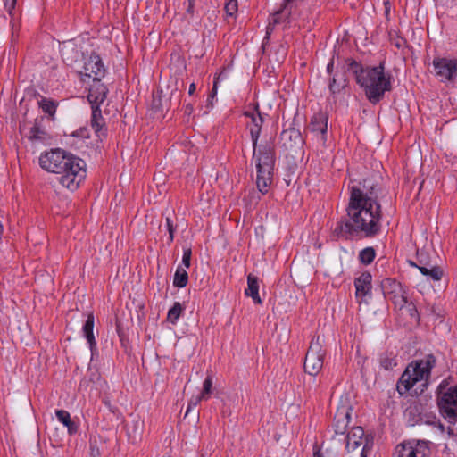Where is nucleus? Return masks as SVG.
Returning a JSON list of instances; mask_svg holds the SVG:
<instances>
[{
  "label": "nucleus",
  "instance_id": "13",
  "mask_svg": "<svg viewBox=\"0 0 457 457\" xmlns=\"http://www.w3.org/2000/svg\"><path fill=\"white\" fill-rule=\"evenodd\" d=\"M351 411L352 408L345 405H342L337 409L333 425L335 435H345L350 423Z\"/></svg>",
  "mask_w": 457,
  "mask_h": 457
},
{
  "label": "nucleus",
  "instance_id": "5",
  "mask_svg": "<svg viewBox=\"0 0 457 457\" xmlns=\"http://www.w3.org/2000/svg\"><path fill=\"white\" fill-rule=\"evenodd\" d=\"M275 160V150L270 144L260 147L256 156V186L262 195L268 192L272 183Z\"/></svg>",
  "mask_w": 457,
  "mask_h": 457
},
{
  "label": "nucleus",
  "instance_id": "31",
  "mask_svg": "<svg viewBox=\"0 0 457 457\" xmlns=\"http://www.w3.org/2000/svg\"><path fill=\"white\" fill-rule=\"evenodd\" d=\"M224 9L227 15L233 16L237 12V1L229 0L226 3Z\"/></svg>",
  "mask_w": 457,
  "mask_h": 457
},
{
  "label": "nucleus",
  "instance_id": "45",
  "mask_svg": "<svg viewBox=\"0 0 457 457\" xmlns=\"http://www.w3.org/2000/svg\"><path fill=\"white\" fill-rule=\"evenodd\" d=\"M193 111V107L191 105H187V108H186V112L187 113H191Z\"/></svg>",
  "mask_w": 457,
  "mask_h": 457
},
{
  "label": "nucleus",
  "instance_id": "6",
  "mask_svg": "<svg viewBox=\"0 0 457 457\" xmlns=\"http://www.w3.org/2000/svg\"><path fill=\"white\" fill-rule=\"evenodd\" d=\"M437 405L445 419L450 423L457 420V385L445 388L444 384L438 387Z\"/></svg>",
  "mask_w": 457,
  "mask_h": 457
},
{
  "label": "nucleus",
  "instance_id": "2",
  "mask_svg": "<svg viewBox=\"0 0 457 457\" xmlns=\"http://www.w3.org/2000/svg\"><path fill=\"white\" fill-rule=\"evenodd\" d=\"M39 164L42 169L57 174L59 183L71 191L76 190L86 178L85 162L60 149L41 154Z\"/></svg>",
  "mask_w": 457,
  "mask_h": 457
},
{
  "label": "nucleus",
  "instance_id": "21",
  "mask_svg": "<svg viewBox=\"0 0 457 457\" xmlns=\"http://www.w3.org/2000/svg\"><path fill=\"white\" fill-rule=\"evenodd\" d=\"M411 264L416 266L421 274L429 277L433 281H439L444 275V271L439 266H431L430 268L426 266H417L412 262H411Z\"/></svg>",
  "mask_w": 457,
  "mask_h": 457
},
{
  "label": "nucleus",
  "instance_id": "34",
  "mask_svg": "<svg viewBox=\"0 0 457 457\" xmlns=\"http://www.w3.org/2000/svg\"><path fill=\"white\" fill-rule=\"evenodd\" d=\"M191 254H192V252H191L190 248L184 249L182 262L187 268H188L190 266Z\"/></svg>",
  "mask_w": 457,
  "mask_h": 457
},
{
  "label": "nucleus",
  "instance_id": "30",
  "mask_svg": "<svg viewBox=\"0 0 457 457\" xmlns=\"http://www.w3.org/2000/svg\"><path fill=\"white\" fill-rule=\"evenodd\" d=\"M151 107L155 112L162 110V92L153 94Z\"/></svg>",
  "mask_w": 457,
  "mask_h": 457
},
{
  "label": "nucleus",
  "instance_id": "33",
  "mask_svg": "<svg viewBox=\"0 0 457 457\" xmlns=\"http://www.w3.org/2000/svg\"><path fill=\"white\" fill-rule=\"evenodd\" d=\"M101 452L96 440H90V456L100 457Z\"/></svg>",
  "mask_w": 457,
  "mask_h": 457
},
{
  "label": "nucleus",
  "instance_id": "40",
  "mask_svg": "<svg viewBox=\"0 0 457 457\" xmlns=\"http://www.w3.org/2000/svg\"><path fill=\"white\" fill-rule=\"evenodd\" d=\"M5 9L11 13L14 9L17 0H4Z\"/></svg>",
  "mask_w": 457,
  "mask_h": 457
},
{
  "label": "nucleus",
  "instance_id": "23",
  "mask_svg": "<svg viewBox=\"0 0 457 457\" xmlns=\"http://www.w3.org/2000/svg\"><path fill=\"white\" fill-rule=\"evenodd\" d=\"M188 281V275L186 270L179 267L174 275L173 284L177 287H184Z\"/></svg>",
  "mask_w": 457,
  "mask_h": 457
},
{
  "label": "nucleus",
  "instance_id": "19",
  "mask_svg": "<svg viewBox=\"0 0 457 457\" xmlns=\"http://www.w3.org/2000/svg\"><path fill=\"white\" fill-rule=\"evenodd\" d=\"M245 295L252 297L255 303H262V300L259 296L258 278L252 274H249L247 277V288L245 289Z\"/></svg>",
  "mask_w": 457,
  "mask_h": 457
},
{
  "label": "nucleus",
  "instance_id": "15",
  "mask_svg": "<svg viewBox=\"0 0 457 457\" xmlns=\"http://www.w3.org/2000/svg\"><path fill=\"white\" fill-rule=\"evenodd\" d=\"M108 90L106 87L100 83V80H94V84L89 88L87 99L91 104V107L102 104L107 96Z\"/></svg>",
  "mask_w": 457,
  "mask_h": 457
},
{
  "label": "nucleus",
  "instance_id": "10",
  "mask_svg": "<svg viewBox=\"0 0 457 457\" xmlns=\"http://www.w3.org/2000/svg\"><path fill=\"white\" fill-rule=\"evenodd\" d=\"M347 453H353L355 457H367L365 454L367 439L364 437V430L361 427H354L347 433L345 438Z\"/></svg>",
  "mask_w": 457,
  "mask_h": 457
},
{
  "label": "nucleus",
  "instance_id": "27",
  "mask_svg": "<svg viewBox=\"0 0 457 457\" xmlns=\"http://www.w3.org/2000/svg\"><path fill=\"white\" fill-rule=\"evenodd\" d=\"M212 378L211 376H208L204 381V384H203V391L202 393L198 395L199 396V399H202V400H207L209 397H210V395L212 393Z\"/></svg>",
  "mask_w": 457,
  "mask_h": 457
},
{
  "label": "nucleus",
  "instance_id": "12",
  "mask_svg": "<svg viewBox=\"0 0 457 457\" xmlns=\"http://www.w3.org/2000/svg\"><path fill=\"white\" fill-rule=\"evenodd\" d=\"M244 115L250 119V122L247 123V127L250 130V135L253 141V156H255L257 142L263 123V117L259 110L258 104L253 107H248V109L244 112Z\"/></svg>",
  "mask_w": 457,
  "mask_h": 457
},
{
  "label": "nucleus",
  "instance_id": "42",
  "mask_svg": "<svg viewBox=\"0 0 457 457\" xmlns=\"http://www.w3.org/2000/svg\"><path fill=\"white\" fill-rule=\"evenodd\" d=\"M334 69V59H331L330 62L327 65V71L328 73H331Z\"/></svg>",
  "mask_w": 457,
  "mask_h": 457
},
{
  "label": "nucleus",
  "instance_id": "36",
  "mask_svg": "<svg viewBox=\"0 0 457 457\" xmlns=\"http://www.w3.org/2000/svg\"><path fill=\"white\" fill-rule=\"evenodd\" d=\"M43 132L40 131L39 128L37 126H34L30 129V137L33 139H41L43 138L42 135Z\"/></svg>",
  "mask_w": 457,
  "mask_h": 457
},
{
  "label": "nucleus",
  "instance_id": "17",
  "mask_svg": "<svg viewBox=\"0 0 457 457\" xmlns=\"http://www.w3.org/2000/svg\"><path fill=\"white\" fill-rule=\"evenodd\" d=\"M293 0H284L282 7L273 14L272 20L269 22L266 28V37L273 31L274 26L280 22V18L283 16L287 18L291 13V8Z\"/></svg>",
  "mask_w": 457,
  "mask_h": 457
},
{
  "label": "nucleus",
  "instance_id": "25",
  "mask_svg": "<svg viewBox=\"0 0 457 457\" xmlns=\"http://www.w3.org/2000/svg\"><path fill=\"white\" fill-rule=\"evenodd\" d=\"M182 305L179 303H175L173 306L169 310L167 320L175 324L182 312Z\"/></svg>",
  "mask_w": 457,
  "mask_h": 457
},
{
  "label": "nucleus",
  "instance_id": "26",
  "mask_svg": "<svg viewBox=\"0 0 457 457\" xmlns=\"http://www.w3.org/2000/svg\"><path fill=\"white\" fill-rule=\"evenodd\" d=\"M345 86V79L342 78L341 79L338 80L336 77H333L329 81L328 87L332 94H336L339 93Z\"/></svg>",
  "mask_w": 457,
  "mask_h": 457
},
{
  "label": "nucleus",
  "instance_id": "32",
  "mask_svg": "<svg viewBox=\"0 0 457 457\" xmlns=\"http://www.w3.org/2000/svg\"><path fill=\"white\" fill-rule=\"evenodd\" d=\"M380 363H381V366L383 368H385L386 370H391V369H393V367L396 366V362H395V359L389 358V357L382 358L380 361Z\"/></svg>",
  "mask_w": 457,
  "mask_h": 457
},
{
  "label": "nucleus",
  "instance_id": "11",
  "mask_svg": "<svg viewBox=\"0 0 457 457\" xmlns=\"http://www.w3.org/2000/svg\"><path fill=\"white\" fill-rule=\"evenodd\" d=\"M385 297L391 301L395 308L403 309L407 303V297L399 282L393 278H386L381 282Z\"/></svg>",
  "mask_w": 457,
  "mask_h": 457
},
{
  "label": "nucleus",
  "instance_id": "7",
  "mask_svg": "<svg viewBox=\"0 0 457 457\" xmlns=\"http://www.w3.org/2000/svg\"><path fill=\"white\" fill-rule=\"evenodd\" d=\"M322 343L323 340L319 336L312 338L306 353L304 370L311 376L318 375L323 367L325 350Z\"/></svg>",
  "mask_w": 457,
  "mask_h": 457
},
{
  "label": "nucleus",
  "instance_id": "9",
  "mask_svg": "<svg viewBox=\"0 0 457 457\" xmlns=\"http://www.w3.org/2000/svg\"><path fill=\"white\" fill-rule=\"evenodd\" d=\"M432 65L439 81H453L457 78V59L437 56L433 59Z\"/></svg>",
  "mask_w": 457,
  "mask_h": 457
},
{
  "label": "nucleus",
  "instance_id": "1",
  "mask_svg": "<svg viewBox=\"0 0 457 457\" xmlns=\"http://www.w3.org/2000/svg\"><path fill=\"white\" fill-rule=\"evenodd\" d=\"M378 188L370 179H364L363 189L351 187L347 206L348 221H340L334 229L337 237L360 235L371 237L378 235L381 228V204L378 196Z\"/></svg>",
  "mask_w": 457,
  "mask_h": 457
},
{
  "label": "nucleus",
  "instance_id": "16",
  "mask_svg": "<svg viewBox=\"0 0 457 457\" xmlns=\"http://www.w3.org/2000/svg\"><path fill=\"white\" fill-rule=\"evenodd\" d=\"M371 275L364 272L354 280L355 295L357 298H363L370 294L371 291Z\"/></svg>",
  "mask_w": 457,
  "mask_h": 457
},
{
  "label": "nucleus",
  "instance_id": "37",
  "mask_svg": "<svg viewBox=\"0 0 457 457\" xmlns=\"http://www.w3.org/2000/svg\"><path fill=\"white\" fill-rule=\"evenodd\" d=\"M202 401V399H199V396L195 397V399H191L188 403L187 411L185 413V416H187L190 411L195 408L199 403Z\"/></svg>",
  "mask_w": 457,
  "mask_h": 457
},
{
  "label": "nucleus",
  "instance_id": "43",
  "mask_svg": "<svg viewBox=\"0 0 457 457\" xmlns=\"http://www.w3.org/2000/svg\"><path fill=\"white\" fill-rule=\"evenodd\" d=\"M313 457H328L324 453H322L320 450H318L314 453Z\"/></svg>",
  "mask_w": 457,
  "mask_h": 457
},
{
  "label": "nucleus",
  "instance_id": "18",
  "mask_svg": "<svg viewBox=\"0 0 457 457\" xmlns=\"http://www.w3.org/2000/svg\"><path fill=\"white\" fill-rule=\"evenodd\" d=\"M94 315L92 312H89L87 314V320L83 326V334L89 345V348L91 350L92 355L94 354L95 351L96 350V342L94 336Z\"/></svg>",
  "mask_w": 457,
  "mask_h": 457
},
{
  "label": "nucleus",
  "instance_id": "22",
  "mask_svg": "<svg viewBox=\"0 0 457 457\" xmlns=\"http://www.w3.org/2000/svg\"><path fill=\"white\" fill-rule=\"evenodd\" d=\"M56 417L67 428L69 434H75L78 430V426L71 420V415L67 411L58 410L55 412Z\"/></svg>",
  "mask_w": 457,
  "mask_h": 457
},
{
  "label": "nucleus",
  "instance_id": "28",
  "mask_svg": "<svg viewBox=\"0 0 457 457\" xmlns=\"http://www.w3.org/2000/svg\"><path fill=\"white\" fill-rule=\"evenodd\" d=\"M312 130L320 131L321 134H325L327 131V122L323 117H315L311 123Z\"/></svg>",
  "mask_w": 457,
  "mask_h": 457
},
{
  "label": "nucleus",
  "instance_id": "14",
  "mask_svg": "<svg viewBox=\"0 0 457 457\" xmlns=\"http://www.w3.org/2000/svg\"><path fill=\"white\" fill-rule=\"evenodd\" d=\"M104 72L103 62L98 55H91L84 64V75L93 77L94 80H100Z\"/></svg>",
  "mask_w": 457,
  "mask_h": 457
},
{
  "label": "nucleus",
  "instance_id": "29",
  "mask_svg": "<svg viewBox=\"0 0 457 457\" xmlns=\"http://www.w3.org/2000/svg\"><path fill=\"white\" fill-rule=\"evenodd\" d=\"M44 112L53 115L55 112L56 106L53 101L43 98L39 103Z\"/></svg>",
  "mask_w": 457,
  "mask_h": 457
},
{
  "label": "nucleus",
  "instance_id": "24",
  "mask_svg": "<svg viewBox=\"0 0 457 457\" xmlns=\"http://www.w3.org/2000/svg\"><path fill=\"white\" fill-rule=\"evenodd\" d=\"M376 256V252L373 247H366L360 252L359 259L361 263L368 265L371 263Z\"/></svg>",
  "mask_w": 457,
  "mask_h": 457
},
{
  "label": "nucleus",
  "instance_id": "39",
  "mask_svg": "<svg viewBox=\"0 0 457 457\" xmlns=\"http://www.w3.org/2000/svg\"><path fill=\"white\" fill-rule=\"evenodd\" d=\"M288 136L289 137H295V138H301V135L299 133V131L295 130V129H291V130H287V131H283L282 133V137H287Z\"/></svg>",
  "mask_w": 457,
  "mask_h": 457
},
{
  "label": "nucleus",
  "instance_id": "44",
  "mask_svg": "<svg viewBox=\"0 0 457 457\" xmlns=\"http://www.w3.org/2000/svg\"><path fill=\"white\" fill-rule=\"evenodd\" d=\"M195 91V83H192V84L189 86V88H188V94H189V95H193Z\"/></svg>",
  "mask_w": 457,
  "mask_h": 457
},
{
  "label": "nucleus",
  "instance_id": "38",
  "mask_svg": "<svg viewBox=\"0 0 457 457\" xmlns=\"http://www.w3.org/2000/svg\"><path fill=\"white\" fill-rule=\"evenodd\" d=\"M222 76V73L219 74L215 79H214V83H213V87H212V92L209 96V99H213L214 96H216L217 94V88H218V81L220 79Z\"/></svg>",
  "mask_w": 457,
  "mask_h": 457
},
{
  "label": "nucleus",
  "instance_id": "20",
  "mask_svg": "<svg viewBox=\"0 0 457 457\" xmlns=\"http://www.w3.org/2000/svg\"><path fill=\"white\" fill-rule=\"evenodd\" d=\"M104 120L102 116L101 110L97 105L92 107L91 127L98 137L104 135L103 128Z\"/></svg>",
  "mask_w": 457,
  "mask_h": 457
},
{
  "label": "nucleus",
  "instance_id": "41",
  "mask_svg": "<svg viewBox=\"0 0 457 457\" xmlns=\"http://www.w3.org/2000/svg\"><path fill=\"white\" fill-rule=\"evenodd\" d=\"M194 4L195 2H188V7L187 9V12L189 13L190 15H193L194 13Z\"/></svg>",
  "mask_w": 457,
  "mask_h": 457
},
{
  "label": "nucleus",
  "instance_id": "35",
  "mask_svg": "<svg viewBox=\"0 0 457 457\" xmlns=\"http://www.w3.org/2000/svg\"><path fill=\"white\" fill-rule=\"evenodd\" d=\"M166 227L170 235V242L173 241L174 238V228L170 218H166Z\"/></svg>",
  "mask_w": 457,
  "mask_h": 457
},
{
  "label": "nucleus",
  "instance_id": "4",
  "mask_svg": "<svg viewBox=\"0 0 457 457\" xmlns=\"http://www.w3.org/2000/svg\"><path fill=\"white\" fill-rule=\"evenodd\" d=\"M435 364L436 358L433 354H428L425 359L414 361L409 364L397 383L398 393L404 395L417 382L427 381Z\"/></svg>",
  "mask_w": 457,
  "mask_h": 457
},
{
  "label": "nucleus",
  "instance_id": "8",
  "mask_svg": "<svg viewBox=\"0 0 457 457\" xmlns=\"http://www.w3.org/2000/svg\"><path fill=\"white\" fill-rule=\"evenodd\" d=\"M430 453L429 441L409 440L396 445L395 457H428Z\"/></svg>",
  "mask_w": 457,
  "mask_h": 457
},
{
  "label": "nucleus",
  "instance_id": "46",
  "mask_svg": "<svg viewBox=\"0 0 457 457\" xmlns=\"http://www.w3.org/2000/svg\"><path fill=\"white\" fill-rule=\"evenodd\" d=\"M414 310H415V307H414V306H412L411 308H410V310H409V311H410V312H411V311H414Z\"/></svg>",
  "mask_w": 457,
  "mask_h": 457
},
{
  "label": "nucleus",
  "instance_id": "3",
  "mask_svg": "<svg viewBox=\"0 0 457 457\" xmlns=\"http://www.w3.org/2000/svg\"><path fill=\"white\" fill-rule=\"evenodd\" d=\"M348 70L355 76L356 82L364 90L366 97L372 104L378 103L385 92L391 89L390 77L384 73V64L363 68L355 61H350Z\"/></svg>",
  "mask_w": 457,
  "mask_h": 457
}]
</instances>
